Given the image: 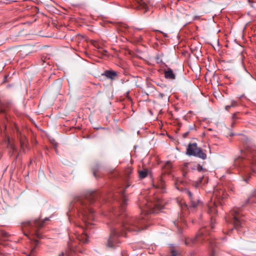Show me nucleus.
Listing matches in <instances>:
<instances>
[{
    "label": "nucleus",
    "instance_id": "1",
    "mask_svg": "<svg viewBox=\"0 0 256 256\" xmlns=\"http://www.w3.org/2000/svg\"><path fill=\"white\" fill-rule=\"evenodd\" d=\"M122 192L121 194L122 202L120 208V213L118 214L114 212V214L116 217V220H114L110 225V232L106 246L108 248H114L118 242V238L120 236H124L125 232H139L147 228L146 224L148 217L146 215L150 213H154L156 210L162 208V205L159 204H155L152 207L151 204H146V208H142L140 218L131 217L125 213L128 199Z\"/></svg>",
    "mask_w": 256,
    "mask_h": 256
},
{
    "label": "nucleus",
    "instance_id": "2",
    "mask_svg": "<svg viewBox=\"0 0 256 256\" xmlns=\"http://www.w3.org/2000/svg\"><path fill=\"white\" fill-rule=\"evenodd\" d=\"M95 200L96 193L94 192H88L84 197H78L74 200V206L84 222L94 219V212L89 207V204L94 202Z\"/></svg>",
    "mask_w": 256,
    "mask_h": 256
},
{
    "label": "nucleus",
    "instance_id": "3",
    "mask_svg": "<svg viewBox=\"0 0 256 256\" xmlns=\"http://www.w3.org/2000/svg\"><path fill=\"white\" fill-rule=\"evenodd\" d=\"M209 232L208 228L206 227H203L200 228L196 236L194 238H188L186 239L185 244L188 246H192L193 244H196L198 242L203 243L206 240H210L209 244L212 248V254L210 256H214V245H216L215 240L211 239L209 236Z\"/></svg>",
    "mask_w": 256,
    "mask_h": 256
},
{
    "label": "nucleus",
    "instance_id": "4",
    "mask_svg": "<svg viewBox=\"0 0 256 256\" xmlns=\"http://www.w3.org/2000/svg\"><path fill=\"white\" fill-rule=\"evenodd\" d=\"M44 222L36 220L34 221H27L22 223V228L23 230H26L30 231V232L34 235H35L38 238H42V235L38 230L43 226Z\"/></svg>",
    "mask_w": 256,
    "mask_h": 256
},
{
    "label": "nucleus",
    "instance_id": "5",
    "mask_svg": "<svg viewBox=\"0 0 256 256\" xmlns=\"http://www.w3.org/2000/svg\"><path fill=\"white\" fill-rule=\"evenodd\" d=\"M184 192L188 196V198L190 200V203L188 205L185 202H181L180 207L182 210H188L190 212H194L199 204V200L194 198L193 196L192 192L188 189L185 188Z\"/></svg>",
    "mask_w": 256,
    "mask_h": 256
},
{
    "label": "nucleus",
    "instance_id": "6",
    "mask_svg": "<svg viewBox=\"0 0 256 256\" xmlns=\"http://www.w3.org/2000/svg\"><path fill=\"white\" fill-rule=\"evenodd\" d=\"M186 154L190 156H194L202 160L206 158V154L201 148L198 146L196 143H190L187 147Z\"/></svg>",
    "mask_w": 256,
    "mask_h": 256
},
{
    "label": "nucleus",
    "instance_id": "7",
    "mask_svg": "<svg viewBox=\"0 0 256 256\" xmlns=\"http://www.w3.org/2000/svg\"><path fill=\"white\" fill-rule=\"evenodd\" d=\"M230 214L233 219L234 227L238 228L242 224L243 221L241 217L240 210L238 208H234L230 211Z\"/></svg>",
    "mask_w": 256,
    "mask_h": 256
},
{
    "label": "nucleus",
    "instance_id": "8",
    "mask_svg": "<svg viewBox=\"0 0 256 256\" xmlns=\"http://www.w3.org/2000/svg\"><path fill=\"white\" fill-rule=\"evenodd\" d=\"M20 142V150L26 153L28 150V140L24 136L20 135L18 138Z\"/></svg>",
    "mask_w": 256,
    "mask_h": 256
},
{
    "label": "nucleus",
    "instance_id": "9",
    "mask_svg": "<svg viewBox=\"0 0 256 256\" xmlns=\"http://www.w3.org/2000/svg\"><path fill=\"white\" fill-rule=\"evenodd\" d=\"M102 76H105L107 78L114 80L118 76L117 72L112 70H106L102 74Z\"/></svg>",
    "mask_w": 256,
    "mask_h": 256
},
{
    "label": "nucleus",
    "instance_id": "10",
    "mask_svg": "<svg viewBox=\"0 0 256 256\" xmlns=\"http://www.w3.org/2000/svg\"><path fill=\"white\" fill-rule=\"evenodd\" d=\"M244 172H242L244 174H243V178L244 181L247 182L248 180V178L250 177V174H251V171L252 172H254L255 170L254 168H246L244 170Z\"/></svg>",
    "mask_w": 256,
    "mask_h": 256
},
{
    "label": "nucleus",
    "instance_id": "11",
    "mask_svg": "<svg viewBox=\"0 0 256 256\" xmlns=\"http://www.w3.org/2000/svg\"><path fill=\"white\" fill-rule=\"evenodd\" d=\"M164 77L167 79L174 80L176 78V76L172 70L170 68H168L164 70Z\"/></svg>",
    "mask_w": 256,
    "mask_h": 256
},
{
    "label": "nucleus",
    "instance_id": "12",
    "mask_svg": "<svg viewBox=\"0 0 256 256\" xmlns=\"http://www.w3.org/2000/svg\"><path fill=\"white\" fill-rule=\"evenodd\" d=\"M214 196H215L218 200L226 198L228 196L226 192L223 190H220L219 192H214Z\"/></svg>",
    "mask_w": 256,
    "mask_h": 256
},
{
    "label": "nucleus",
    "instance_id": "13",
    "mask_svg": "<svg viewBox=\"0 0 256 256\" xmlns=\"http://www.w3.org/2000/svg\"><path fill=\"white\" fill-rule=\"evenodd\" d=\"M7 148L9 149L10 152L12 156L17 150L14 144L10 143L9 138L8 140Z\"/></svg>",
    "mask_w": 256,
    "mask_h": 256
},
{
    "label": "nucleus",
    "instance_id": "14",
    "mask_svg": "<svg viewBox=\"0 0 256 256\" xmlns=\"http://www.w3.org/2000/svg\"><path fill=\"white\" fill-rule=\"evenodd\" d=\"M78 240L83 243H86L88 242V237L84 232L80 235L76 236Z\"/></svg>",
    "mask_w": 256,
    "mask_h": 256
},
{
    "label": "nucleus",
    "instance_id": "15",
    "mask_svg": "<svg viewBox=\"0 0 256 256\" xmlns=\"http://www.w3.org/2000/svg\"><path fill=\"white\" fill-rule=\"evenodd\" d=\"M217 212V210L216 208V206L214 204L212 206H208V213L210 214V216H211V220H212L213 219L214 216H212V214H215Z\"/></svg>",
    "mask_w": 256,
    "mask_h": 256
},
{
    "label": "nucleus",
    "instance_id": "16",
    "mask_svg": "<svg viewBox=\"0 0 256 256\" xmlns=\"http://www.w3.org/2000/svg\"><path fill=\"white\" fill-rule=\"evenodd\" d=\"M39 244V240H35L34 241V244H33L34 245V246L33 247V248H32V249L31 250V252L30 254V255L29 256H36L35 254H34V251H35V248H36V246Z\"/></svg>",
    "mask_w": 256,
    "mask_h": 256
},
{
    "label": "nucleus",
    "instance_id": "17",
    "mask_svg": "<svg viewBox=\"0 0 256 256\" xmlns=\"http://www.w3.org/2000/svg\"><path fill=\"white\" fill-rule=\"evenodd\" d=\"M148 174V171L147 170L144 169L142 170L139 172V177L140 178L142 179L146 178Z\"/></svg>",
    "mask_w": 256,
    "mask_h": 256
},
{
    "label": "nucleus",
    "instance_id": "18",
    "mask_svg": "<svg viewBox=\"0 0 256 256\" xmlns=\"http://www.w3.org/2000/svg\"><path fill=\"white\" fill-rule=\"evenodd\" d=\"M76 250L70 248V251L66 253L67 256H76Z\"/></svg>",
    "mask_w": 256,
    "mask_h": 256
},
{
    "label": "nucleus",
    "instance_id": "19",
    "mask_svg": "<svg viewBox=\"0 0 256 256\" xmlns=\"http://www.w3.org/2000/svg\"><path fill=\"white\" fill-rule=\"evenodd\" d=\"M248 162L252 166H256V158L248 159Z\"/></svg>",
    "mask_w": 256,
    "mask_h": 256
},
{
    "label": "nucleus",
    "instance_id": "20",
    "mask_svg": "<svg viewBox=\"0 0 256 256\" xmlns=\"http://www.w3.org/2000/svg\"><path fill=\"white\" fill-rule=\"evenodd\" d=\"M196 170H198V172H204L206 171L205 170L202 168V166L200 164H198V166H197Z\"/></svg>",
    "mask_w": 256,
    "mask_h": 256
},
{
    "label": "nucleus",
    "instance_id": "21",
    "mask_svg": "<svg viewBox=\"0 0 256 256\" xmlns=\"http://www.w3.org/2000/svg\"><path fill=\"white\" fill-rule=\"evenodd\" d=\"M204 179V176H200V178L196 182V186H198L202 183V180Z\"/></svg>",
    "mask_w": 256,
    "mask_h": 256
},
{
    "label": "nucleus",
    "instance_id": "22",
    "mask_svg": "<svg viewBox=\"0 0 256 256\" xmlns=\"http://www.w3.org/2000/svg\"><path fill=\"white\" fill-rule=\"evenodd\" d=\"M230 104L232 107H234L238 106V103L236 101L232 100Z\"/></svg>",
    "mask_w": 256,
    "mask_h": 256
},
{
    "label": "nucleus",
    "instance_id": "23",
    "mask_svg": "<svg viewBox=\"0 0 256 256\" xmlns=\"http://www.w3.org/2000/svg\"><path fill=\"white\" fill-rule=\"evenodd\" d=\"M166 166L168 167V168H171L172 167V164L170 162H167L166 164Z\"/></svg>",
    "mask_w": 256,
    "mask_h": 256
},
{
    "label": "nucleus",
    "instance_id": "24",
    "mask_svg": "<svg viewBox=\"0 0 256 256\" xmlns=\"http://www.w3.org/2000/svg\"><path fill=\"white\" fill-rule=\"evenodd\" d=\"M156 62H157V63H160V62H162V60H160V58L159 56H158H158H156Z\"/></svg>",
    "mask_w": 256,
    "mask_h": 256
},
{
    "label": "nucleus",
    "instance_id": "25",
    "mask_svg": "<svg viewBox=\"0 0 256 256\" xmlns=\"http://www.w3.org/2000/svg\"><path fill=\"white\" fill-rule=\"evenodd\" d=\"M158 187L162 189L164 188V185L162 181H160V184H158Z\"/></svg>",
    "mask_w": 256,
    "mask_h": 256
},
{
    "label": "nucleus",
    "instance_id": "26",
    "mask_svg": "<svg viewBox=\"0 0 256 256\" xmlns=\"http://www.w3.org/2000/svg\"><path fill=\"white\" fill-rule=\"evenodd\" d=\"M232 106H231V105H230V104L227 105V106H225V109H226V110H229L230 108H232Z\"/></svg>",
    "mask_w": 256,
    "mask_h": 256
},
{
    "label": "nucleus",
    "instance_id": "27",
    "mask_svg": "<svg viewBox=\"0 0 256 256\" xmlns=\"http://www.w3.org/2000/svg\"><path fill=\"white\" fill-rule=\"evenodd\" d=\"M140 5L143 4L142 0H136Z\"/></svg>",
    "mask_w": 256,
    "mask_h": 256
},
{
    "label": "nucleus",
    "instance_id": "28",
    "mask_svg": "<svg viewBox=\"0 0 256 256\" xmlns=\"http://www.w3.org/2000/svg\"><path fill=\"white\" fill-rule=\"evenodd\" d=\"M170 256H176V253L174 251L172 252V254Z\"/></svg>",
    "mask_w": 256,
    "mask_h": 256
},
{
    "label": "nucleus",
    "instance_id": "29",
    "mask_svg": "<svg viewBox=\"0 0 256 256\" xmlns=\"http://www.w3.org/2000/svg\"><path fill=\"white\" fill-rule=\"evenodd\" d=\"M142 40V37L141 36H140L139 38H138V42H141Z\"/></svg>",
    "mask_w": 256,
    "mask_h": 256
},
{
    "label": "nucleus",
    "instance_id": "30",
    "mask_svg": "<svg viewBox=\"0 0 256 256\" xmlns=\"http://www.w3.org/2000/svg\"><path fill=\"white\" fill-rule=\"evenodd\" d=\"M64 252H62L60 254L59 256H64Z\"/></svg>",
    "mask_w": 256,
    "mask_h": 256
},
{
    "label": "nucleus",
    "instance_id": "31",
    "mask_svg": "<svg viewBox=\"0 0 256 256\" xmlns=\"http://www.w3.org/2000/svg\"><path fill=\"white\" fill-rule=\"evenodd\" d=\"M3 235H4V236L6 237L7 235H8V234H7V232H4L3 233Z\"/></svg>",
    "mask_w": 256,
    "mask_h": 256
},
{
    "label": "nucleus",
    "instance_id": "32",
    "mask_svg": "<svg viewBox=\"0 0 256 256\" xmlns=\"http://www.w3.org/2000/svg\"><path fill=\"white\" fill-rule=\"evenodd\" d=\"M178 182H182V181L177 180V182H176V186Z\"/></svg>",
    "mask_w": 256,
    "mask_h": 256
},
{
    "label": "nucleus",
    "instance_id": "33",
    "mask_svg": "<svg viewBox=\"0 0 256 256\" xmlns=\"http://www.w3.org/2000/svg\"><path fill=\"white\" fill-rule=\"evenodd\" d=\"M210 227H211L212 228H214L212 224H211Z\"/></svg>",
    "mask_w": 256,
    "mask_h": 256
},
{
    "label": "nucleus",
    "instance_id": "34",
    "mask_svg": "<svg viewBox=\"0 0 256 256\" xmlns=\"http://www.w3.org/2000/svg\"><path fill=\"white\" fill-rule=\"evenodd\" d=\"M96 172L95 170H94V176H96Z\"/></svg>",
    "mask_w": 256,
    "mask_h": 256
},
{
    "label": "nucleus",
    "instance_id": "35",
    "mask_svg": "<svg viewBox=\"0 0 256 256\" xmlns=\"http://www.w3.org/2000/svg\"><path fill=\"white\" fill-rule=\"evenodd\" d=\"M136 30H142V28H136Z\"/></svg>",
    "mask_w": 256,
    "mask_h": 256
},
{
    "label": "nucleus",
    "instance_id": "36",
    "mask_svg": "<svg viewBox=\"0 0 256 256\" xmlns=\"http://www.w3.org/2000/svg\"><path fill=\"white\" fill-rule=\"evenodd\" d=\"M196 18H198V16H195L194 19H196Z\"/></svg>",
    "mask_w": 256,
    "mask_h": 256
},
{
    "label": "nucleus",
    "instance_id": "37",
    "mask_svg": "<svg viewBox=\"0 0 256 256\" xmlns=\"http://www.w3.org/2000/svg\"><path fill=\"white\" fill-rule=\"evenodd\" d=\"M186 174H183L184 176H186Z\"/></svg>",
    "mask_w": 256,
    "mask_h": 256
},
{
    "label": "nucleus",
    "instance_id": "38",
    "mask_svg": "<svg viewBox=\"0 0 256 256\" xmlns=\"http://www.w3.org/2000/svg\"><path fill=\"white\" fill-rule=\"evenodd\" d=\"M174 225H175L176 226H176V222H174Z\"/></svg>",
    "mask_w": 256,
    "mask_h": 256
},
{
    "label": "nucleus",
    "instance_id": "39",
    "mask_svg": "<svg viewBox=\"0 0 256 256\" xmlns=\"http://www.w3.org/2000/svg\"><path fill=\"white\" fill-rule=\"evenodd\" d=\"M6 129V126H4V130Z\"/></svg>",
    "mask_w": 256,
    "mask_h": 256
}]
</instances>
